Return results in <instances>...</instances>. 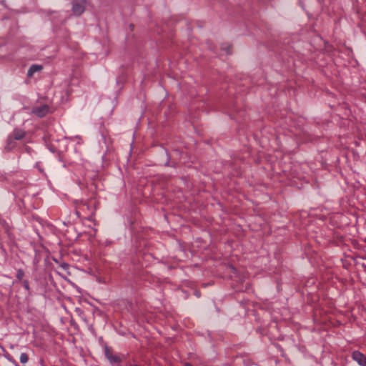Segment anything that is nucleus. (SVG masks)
Masks as SVG:
<instances>
[{
	"label": "nucleus",
	"mask_w": 366,
	"mask_h": 366,
	"mask_svg": "<svg viewBox=\"0 0 366 366\" xmlns=\"http://www.w3.org/2000/svg\"><path fill=\"white\" fill-rule=\"evenodd\" d=\"M195 294H196V295H197V297H199V293H198L197 292Z\"/></svg>",
	"instance_id": "nucleus-12"
},
{
	"label": "nucleus",
	"mask_w": 366,
	"mask_h": 366,
	"mask_svg": "<svg viewBox=\"0 0 366 366\" xmlns=\"http://www.w3.org/2000/svg\"><path fill=\"white\" fill-rule=\"evenodd\" d=\"M43 66L39 64L32 65L28 70L27 75L29 77H31L34 73L41 71Z\"/></svg>",
	"instance_id": "nucleus-4"
},
{
	"label": "nucleus",
	"mask_w": 366,
	"mask_h": 366,
	"mask_svg": "<svg viewBox=\"0 0 366 366\" xmlns=\"http://www.w3.org/2000/svg\"><path fill=\"white\" fill-rule=\"evenodd\" d=\"M185 366H192V365L189 363H187V364H185Z\"/></svg>",
	"instance_id": "nucleus-11"
},
{
	"label": "nucleus",
	"mask_w": 366,
	"mask_h": 366,
	"mask_svg": "<svg viewBox=\"0 0 366 366\" xmlns=\"http://www.w3.org/2000/svg\"><path fill=\"white\" fill-rule=\"evenodd\" d=\"M11 143H12V141L9 139L7 145L6 146V149L10 150L11 149V147H12Z\"/></svg>",
	"instance_id": "nucleus-9"
},
{
	"label": "nucleus",
	"mask_w": 366,
	"mask_h": 366,
	"mask_svg": "<svg viewBox=\"0 0 366 366\" xmlns=\"http://www.w3.org/2000/svg\"><path fill=\"white\" fill-rule=\"evenodd\" d=\"M17 276H18V278L21 279V278H22V277H23V273H22V272H19V273H18V275H17Z\"/></svg>",
	"instance_id": "nucleus-10"
},
{
	"label": "nucleus",
	"mask_w": 366,
	"mask_h": 366,
	"mask_svg": "<svg viewBox=\"0 0 366 366\" xmlns=\"http://www.w3.org/2000/svg\"><path fill=\"white\" fill-rule=\"evenodd\" d=\"M29 360V357L27 355L26 353H21V355H20V362L22 363V364H26Z\"/></svg>",
	"instance_id": "nucleus-8"
},
{
	"label": "nucleus",
	"mask_w": 366,
	"mask_h": 366,
	"mask_svg": "<svg viewBox=\"0 0 366 366\" xmlns=\"http://www.w3.org/2000/svg\"><path fill=\"white\" fill-rule=\"evenodd\" d=\"M49 112V108L46 105L36 107L33 109V113L36 114L38 117H44Z\"/></svg>",
	"instance_id": "nucleus-3"
},
{
	"label": "nucleus",
	"mask_w": 366,
	"mask_h": 366,
	"mask_svg": "<svg viewBox=\"0 0 366 366\" xmlns=\"http://www.w3.org/2000/svg\"><path fill=\"white\" fill-rule=\"evenodd\" d=\"M221 49L224 51L227 54H232V46L229 43L222 44L221 46Z\"/></svg>",
	"instance_id": "nucleus-5"
},
{
	"label": "nucleus",
	"mask_w": 366,
	"mask_h": 366,
	"mask_svg": "<svg viewBox=\"0 0 366 366\" xmlns=\"http://www.w3.org/2000/svg\"><path fill=\"white\" fill-rule=\"evenodd\" d=\"M25 133L21 130H16L14 132V139H21L24 137Z\"/></svg>",
	"instance_id": "nucleus-6"
},
{
	"label": "nucleus",
	"mask_w": 366,
	"mask_h": 366,
	"mask_svg": "<svg viewBox=\"0 0 366 366\" xmlns=\"http://www.w3.org/2000/svg\"><path fill=\"white\" fill-rule=\"evenodd\" d=\"M86 6V1L84 0H74L72 6L74 14L76 15L81 14Z\"/></svg>",
	"instance_id": "nucleus-1"
},
{
	"label": "nucleus",
	"mask_w": 366,
	"mask_h": 366,
	"mask_svg": "<svg viewBox=\"0 0 366 366\" xmlns=\"http://www.w3.org/2000/svg\"><path fill=\"white\" fill-rule=\"evenodd\" d=\"M107 358L112 362H118L120 361V359L119 357L117 356H112L109 352L106 353Z\"/></svg>",
	"instance_id": "nucleus-7"
},
{
	"label": "nucleus",
	"mask_w": 366,
	"mask_h": 366,
	"mask_svg": "<svg viewBox=\"0 0 366 366\" xmlns=\"http://www.w3.org/2000/svg\"><path fill=\"white\" fill-rule=\"evenodd\" d=\"M352 359L360 366H366V356L358 350L352 352Z\"/></svg>",
	"instance_id": "nucleus-2"
}]
</instances>
